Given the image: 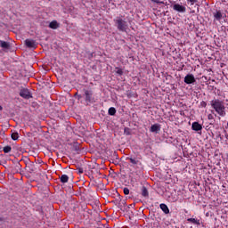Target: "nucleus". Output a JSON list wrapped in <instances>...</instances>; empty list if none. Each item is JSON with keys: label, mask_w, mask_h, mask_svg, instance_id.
Here are the masks:
<instances>
[{"label": "nucleus", "mask_w": 228, "mask_h": 228, "mask_svg": "<svg viewBox=\"0 0 228 228\" xmlns=\"http://www.w3.org/2000/svg\"><path fill=\"white\" fill-rule=\"evenodd\" d=\"M210 105L220 117H225V105L224 104V102L218 99L212 100Z\"/></svg>", "instance_id": "obj_1"}, {"label": "nucleus", "mask_w": 228, "mask_h": 228, "mask_svg": "<svg viewBox=\"0 0 228 228\" xmlns=\"http://www.w3.org/2000/svg\"><path fill=\"white\" fill-rule=\"evenodd\" d=\"M114 22L118 31H121L122 33L127 32L129 25L127 24V21H126V20L122 19L121 17H118L114 20Z\"/></svg>", "instance_id": "obj_2"}, {"label": "nucleus", "mask_w": 228, "mask_h": 228, "mask_svg": "<svg viewBox=\"0 0 228 228\" xmlns=\"http://www.w3.org/2000/svg\"><path fill=\"white\" fill-rule=\"evenodd\" d=\"M183 81L186 85H193V83L196 81L195 76H193V74H188L185 76Z\"/></svg>", "instance_id": "obj_3"}, {"label": "nucleus", "mask_w": 228, "mask_h": 228, "mask_svg": "<svg viewBox=\"0 0 228 228\" xmlns=\"http://www.w3.org/2000/svg\"><path fill=\"white\" fill-rule=\"evenodd\" d=\"M20 97H22L23 99H31L33 96L31 95V93L29 92V90L23 88L20 90Z\"/></svg>", "instance_id": "obj_4"}, {"label": "nucleus", "mask_w": 228, "mask_h": 228, "mask_svg": "<svg viewBox=\"0 0 228 228\" xmlns=\"http://www.w3.org/2000/svg\"><path fill=\"white\" fill-rule=\"evenodd\" d=\"M173 10H175V12H178L179 13L186 12V7L184 5H181L179 4H175L173 5Z\"/></svg>", "instance_id": "obj_5"}, {"label": "nucleus", "mask_w": 228, "mask_h": 228, "mask_svg": "<svg viewBox=\"0 0 228 228\" xmlns=\"http://www.w3.org/2000/svg\"><path fill=\"white\" fill-rule=\"evenodd\" d=\"M25 45H27L29 49H36L37 48V42L33 39H26Z\"/></svg>", "instance_id": "obj_6"}, {"label": "nucleus", "mask_w": 228, "mask_h": 228, "mask_svg": "<svg viewBox=\"0 0 228 228\" xmlns=\"http://www.w3.org/2000/svg\"><path fill=\"white\" fill-rule=\"evenodd\" d=\"M168 202H177L179 200V194L176 192H172L168 198H167Z\"/></svg>", "instance_id": "obj_7"}, {"label": "nucleus", "mask_w": 228, "mask_h": 228, "mask_svg": "<svg viewBox=\"0 0 228 228\" xmlns=\"http://www.w3.org/2000/svg\"><path fill=\"white\" fill-rule=\"evenodd\" d=\"M151 133H159V131H161V126H159V124H154L151 126L150 128Z\"/></svg>", "instance_id": "obj_8"}, {"label": "nucleus", "mask_w": 228, "mask_h": 228, "mask_svg": "<svg viewBox=\"0 0 228 228\" xmlns=\"http://www.w3.org/2000/svg\"><path fill=\"white\" fill-rule=\"evenodd\" d=\"M191 129L193 131H202V125L199 124V122H193L191 125Z\"/></svg>", "instance_id": "obj_9"}, {"label": "nucleus", "mask_w": 228, "mask_h": 228, "mask_svg": "<svg viewBox=\"0 0 228 228\" xmlns=\"http://www.w3.org/2000/svg\"><path fill=\"white\" fill-rule=\"evenodd\" d=\"M159 208L163 211V213H165V215H168V213H170V209L168 208V206H167V204L161 203L159 205Z\"/></svg>", "instance_id": "obj_10"}, {"label": "nucleus", "mask_w": 228, "mask_h": 228, "mask_svg": "<svg viewBox=\"0 0 228 228\" xmlns=\"http://www.w3.org/2000/svg\"><path fill=\"white\" fill-rule=\"evenodd\" d=\"M0 47L4 51H8V49H10V43L0 40Z\"/></svg>", "instance_id": "obj_11"}, {"label": "nucleus", "mask_w": 228, "mask_h": 228, "mask_svg": "<svg viewBox=\"0 0 228 228\" xmlns=\"http://www.w3.org/2000/svg\"><path fill=\"white\" fill-rule=\"evenodd\" d=\"M85 95H86V102H92V95H93L92 91L86 90Z\"/></svg>", "instance_id": "obj_12"}, {"label": "nucleus", "mask_w": 228, "mask_h": 228, "mask_svg": "<svg viewBox=\"0 0 228 228\" xmlns=\"http://www.w3.org/2000/svg\"><path fill=\"white\" fill-rule=\"evenodd\" d=\"M49 28L51 29H58V28H60V23H58L57 20H53L52 22H50Z\"/></svg>", "instance_id": "obj_13"}, {"label": "nucleus", "mask_w": 228, "mask_h": 228, "mask_svg": "<svg viewBox=\"0 0 228 228\" xmlns=\"http://www.w3.org/2000/svg\"><path fill=\"white\" fill-rule=\"evenodd\" d=\"M60 179H61V183H62L63 184H65V183H69V175H61Z\"/></svg>", "instance_id": "obj_14"}, {"label": "nucleus", "mask_w": 228, "mask_h": 228, "mask_svg": "<svg viewBox=\"0 0 228 228\" xmlns=\"http://www.w3.org/2000/svg\"><path fill=\"white\" fill-rule=\"evenodd\" d=\"M187 222H191V224H194L195 225H200V220L195 218H188Z\"/></svg>", "instance_id": "obj_15"}, {"label": "nucleus", "mask_w": 228, "mask_h": 228, "mask_svg": "<svg viewBox=\"0 0 228 228\" xmlns=\"http://www.w3.org/2000/svg\"><path fill=\"white\" fill-rule=\"evenodd\" d=\"M214 17L216 20H222V12L220 11L214 12Z\"/></svg>", "instance_id": "obj_16"}, {"label": "nucleus", "mask_w": 228, "mask_h": 228, "mask_svg": "<svg viewBox=\"0 0 228 228\" xmlns=\"http://www.w3.org/2000/svg\"><path fill=\"white\" fill-rule=\"evenodd\" d=\"M109 115H110L111 117L115 116L117 113V109H115V107H110L108 110Z\"/></svg>", "instance_id": "obj_17"}, {"label": "nucleus", "mask_w": 228, "mask_h": 228, "mask_svg": "<svg viewBox=\"0 0 228 228\" xmlns=\"http://www.w3.org/2000/svg\"><path fill=\"white\" fill-rule=\"evenodd\" d=\"M142 197H149V191L147 190V187L143 186L142 188Z\"/></svg>", "instance_id": "obj_18"}, {"label": "nucleus", "mask_w": 228, "mask_h": 228, "mask_svg": "<svg viewBox=\"0 0 228 228\" xmlns=\"http://www.w3.org/2000/svg\"><path fill=\"white\" fill-rule=\"evenodd\" d=\"M12 140L17 141L19 140V133L18 132H12L11 134Z\"/></svg>", "instance_id": "obj_19"}, {"label": "nucleus", "mask_w": 228, "mask_h": 228, "mask_svg": "<svg viewBox=\"0 0 228 228\" xmlns=\"http://www.w3.org/2000/svg\"><path fill=\"white\" fill-rule=\"evenodd\" d=\"M126 159H127L128 161H130V163H132V165H138V163H139L138 159H136L126 158Z\"/></svg>", "instance_id": "obj_20"}, {"label": "nucleus", "mask_w": 228, "mask_h": 228, "mask_svg": "<svg viewBox=\"0 0 228 228\" xmlns=\"http://www.w3.org/2000/svg\"><path fill=\"white\" fill-rule=\"evenodd\" d=\"M3 151H4V154H8V152H12V146H4L3 148Z\"/></svg>", "instance_id": "obj_21"}, {"label": "nucleus", "mask_w": 228, "mask_h": 228, "mask_svg": "<svg viewBox=\"0 0 228 228\" xmlns=\"http://www.w3.org/2000/svg\"><path fill=\"white\" fill-rule=\"evenodd\" d=\"M115 72H116V74H118V76H123V74H124V70H122V69H120V68H116V69H115Z\"/></svg>", "instance_id": "obj_22"}, {"label": "nucleus", "mask_w": 228, "mask_h": 228, "mask_svg": "<svg viewBox=\"0 0 228 228\" xmlns=\"http://www.w3.org/2000/svg\"><path fill=\"white\" fill-rule=\"evenodd\" d=\"M151 3H156L157 4H165V3L161 0H151Z\"/></svg>", "instance_id": "obj_23"}, {"label": "nucleus", "mask_w": 228, "mask_h": 228, "mask_svg": "<svg viewBox=\"0 0 228 228\" xmlns=\"http://www.w3.org/2000/svg\"><path fill=\"white\" fill-rule=\"evenodd\" d=\"M123 191H124V194H125V195H129V189H128L127 187H125V188L123 189Z\"/></svg>", "instance_id": "obj_24"}, {"label": "nucleus", "mask_w": 228, "mask_h": 228, "mask_svg": "<svg viewBox=\"0 0 228 228\" xmlns=\"http://www.w3.org/2000/svg\"><path fill=\"white\" fill-rule=\"evenodd\" d=\"M208 120H213L215 118V117L213 116V114H208Z\"/></svg>", "instance_id": "obj_25"}, {"label": "nucleus", "mask_w": 228, "mask_h": 228, "mask_svg": "<svg viewBox=\"0 0 228 228\" xmlns=\"http://www.w3.org/2000/svg\"><path fill=\"white\" fill-rule=\"evenodd\" d=\"M188 3H191V5L195 4L197 3V0H187Z\"/></svg>", "instance_id": "obj_26"}, {"label": "nucleus", "mask_w": 228, "mask_h": 228, "mask_svg": "<svg viewBox=\"0 0 228 228\" xmlns=\"http://www.w3.org/2000/svg\"><path fill=\"white\" fill-rule=\"evenodd\" d=\"M77 172H78V174H83V172H84L83 167H78Z\"/></svg>", "instance_id": "obj_27"}, {"label": "nucleus", "mask_w": 228, "mask_h": 228, "mask_svg": "<svg viewBox=\"0 0 228 228\" xmlns=\"http://www.w3.org/2000/svg\"><path fill=\"white\" fill-rule=\"evenodd\" d=\"M203 106H206V102H203Z\"/></svg>", "instance_id": "obj_28"}, {"label": "nucleus", "mask_w": 228, "mask_h": 228, "mask_svg": "<svg viewBox=\"0 0 228 228\" xmlns=\"http://www.w3.org/2000/svg\"><path fill=\"white\" fill-rule=\"evenodd\" d=\"M1 110H3V107L0 105V111H1Z\"/></svg>", "instance_id": "obj_29"}]
</instances>
